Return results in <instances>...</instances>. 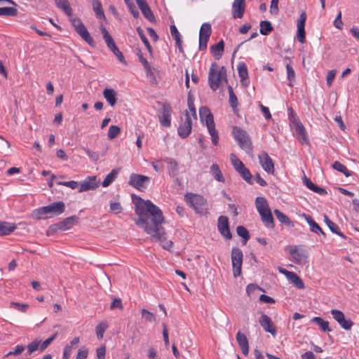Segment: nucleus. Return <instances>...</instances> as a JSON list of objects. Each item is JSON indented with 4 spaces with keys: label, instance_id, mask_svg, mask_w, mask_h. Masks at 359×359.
Here are the masks:
<instances>
[{
    "label": "nucleus",
    "instance_id": "1",
    "mask_svg": "<svg viewBox=\"0 0 359 359\" xmlns=\"http://www.w3.org/2000/svg\"><path fill=\"white\" fill-rule=\"evenodd\" d=\"M133 202L135 205V214L138 218L135 220L137 226L144 229L161 246L169 250L172 242L166 238V233L162 224L164 217L161 210L149 200H144L140 196H135Z\"/></svg>",
    "mask_w": 359,
    "mask_h": 359
},
{
    "label": "nucleus",
    "instance_id": "2",
    "mask_svg": "<svg viewBox=\"0 0 359 359\" xmlns=\"http://www.w3.org/2000/svg\"><path fill=\"white\" fill-rule=\"evenodd\" d=\"M255 205L265 226L273 229L275 226L274 219L266 199L262 196L257 197Z\"/></svg>",
    "mask_w": 359,
    "mask_h": 359
},
{
    "label": "nucleus",
    "instance_id": "3",
    "mask_svg": "<svg viewBox=\"0 0 359 359\" xmlns=\"http://www.w3.org/2000/svg\"><path fill=\"white\" fill-rule=\"evenodd\" d=\"M218 65L216 62H212L208 74V83L210 88L212 90H216L219 88L221 81L226 79V69L225 67H222L218 71Z\"/></svg>",
    "mask_w": 359,
    "mask_h": 359
},
{
    "label": "nucleus",
    "instance_id": "4",
    "mask_svg": "<svg viewBox=\"0 0 359 359\" xmlns=\"http://www.w3.org/2000/svg\"><path fill=\"white\" fill-rule=\"evenodd\" d=\"M232 135L242 149L248 154L252 152V144L250 137L245 130L240 127L234 126L233 127Z\"/></svg>",
    "mask_w": 359,
    "mask_h": 359
},
{
    "label": "nucleus",
    "instance_id": "5",
    "mask_svg": "<svg viewBox=\"0 0 359 359\" xmlns=\"http://www.w3.org/2000/svg\"><path fill=\"white\" fill-rule=\"evenodd\" d=\"M184 200L197 213L203 214L207 210V201L201 195L187 193Z\"/></svg>",
    "mask_w": 359,
    "mask_h": 359
},
{
    "label": "nucleus",
    "instance_id": "6",
    "mask_svg": "<svg viewBox=\"0 0 359 359\" xmlns=\"http://www.w3.org/2000/svg\"><path fill=\"white\" fill-rule=\"evenodd\" d=\"M70 21L77 34L90 46H95L93 38L90 36L87 28L79 18H71Z\"/></svg>",
    "mask_w": 359,
    "mask_h": 359
},
{
    "label": "nucleus",
    "instance_id": "7",
    "mask_svg": "<svg viewBox=\"0 0 359 359\" xmlns=\"http://www.w3.org/2000/svg\"><path fill=\"white\" fill-rule=\"evenodd\" d=\"M103 39L108 47V48L116 56L117 59L123 64H126V59L121 51L116 46L115 41L112 36L109 34L107 29L102 26L100 28Z\"/></svg>",
    "mask_w": 359,
    "mask_h": 359
},
{
    "label": "nucleus",
    "instance_id": "8",
    "mask_svg": "<svg viewBox=\"0 0 359 359\" xmlns=\"http://www.w3.org/2000/svg\"><path fill=\"white\" fill-rule=\"evenodd\" d=\"M231 259L233 267V275L237 278L241 274L243 254L238 248H233L231 250Z\"/></svg>",
    "mask_w": 359,
    "mask_h": 359
},
{
    "label": "nucleus",
    "instance_id": "9",
    "mask_svg": "<svg viewBox=\"0 0 359 359\" xmlns=\"http://www.w3.org/2000/svg\"><path fill=\"white\" fill-rule=\"evenodd\" d=\"M150 178L147 176L133 173L130 176L128 184L139 191H144L147 189Z\"/></svg>",
    "mask_w": 359,
    "mask_h": 359
},
{
    "label": "nucleus",
    "instance_id": "10",
    "mask_svg": "<svg viewBox=\"0 0 359 359\" xmlns=\"http://www.w3.org/2000/svg\"><path fill=\"white\" fill-rule=\"evenodd\" d=\"M217 229L219 233L226 240L232 238L229 228V219L226 216L221 215L217 220Z\"/></svg>",
    "mask_w": 359,
    "mask_h": 359
},
{
    "label": "nucleus",
    "instance_id": "11",
    "mask_svg": "<svg viewBox=\"0 0 359 359\" xmlns=\"http://www.w3.org/2000/svg\"><path fill=\"white\" fill-rule=\"evenodd\" d=\"M259 163L262 168L269 174H274V163L271 158L266 151H262V154L258 156Z\"/></svg>",
    "mask_w": 359,
    "mask_h": 359
},
{
    "label": "nucleus",
    "instance_id": "12",
    "mask_svg": "<svg viewBox=\"0 0 359 359\" xmlns=\"http://www.w3.org/2000/svg\"><path fill=\"white\" fill-rule=\"evenodd\" d=\"M172 108L168 104H163L161 108V115L158 116L161 125L165 128L171 126Z\"/></svg>",
    "mask_w": 359,
    "mask_h": 359
},
{
    "label": "nucleus",
    "instance_id": "13",
    "mask_svg": "<svg viewBox=\"0 0 359 359\" xmlns=\"http://www.w3.org/2000/svg\"><path fill=\"white\" fill-rule=\"evenodd\" d=\"M192 122L191 117L187 111H185V120L183 123H180L177 133L180 137L186 138L191 132Z\"/></svg>",
    "mask_w": 359,
    "mask_h": 359
},
{
    "label": "nucleus",
    "instance_id": "14",
    "mask_svg": "<svg viewBox=\"0 0 359 359\" xmlns=\"http://www.w3.org/2000/svg\"><path fill=\"white\" fill-rule=\"evenodd\" d=\"M43 211L46 212L47 215H59L65 212V205L62 201L52 203L43 207Z\"/></svg>",
    "mask_w": 359,
    "mask_h": 359
},
{
    "label": "nucleus",
    "instance_id": "15",
    "mask_svg": "<svg viewBox=\"0 0 359 359\" xmlns=\"http://www.w3.org/2000/svg\"><path fill=\"white\" fill-rule=\"evenodd\" d=\"M306 20V14L302 12L297 20V36L298 41L304 43L306 41L305 23Z\"/></svg>",
    "mask_w": 359,
    "mask_h": 359
},
{
    "label": "nucleus",
    "instance_id": "16",
    "mask_svg": "<svg viewBox=\"0 0 359 359\" xmlns=\"http://www.w3.org/2000/svg\"><path fill=\"white\" fill-rule=\"evenodd\" d=\"M259 323L265 332L270 333L273 337L276 335L277 330L276 326L273 323L271 318L266 314H262L261 316Z\"/></svg>",
    "mask_w": 359,
    "mask_h": 359
},
{
    "label": "nucleus",
    "instance_id": "17",
    "mask_svg": "<svg viewBox=\"0 0 359 359\" xmlns=\"http://www.w3.org/2000/svg\"><path fill=\"white\" fill-rule=\"evenodd\" d=\"M245 11V0H234L232 4V17L233 19L242 18Z\"/></svg>",
    "mask_w": 359,
    "mask_h": 359
},
{
    "label": "nucleus",
    "instance_id": "18",
    "mask_svg": "<svg viewBox=\"0 0 359 359\" xmlns=\"http://www.w3.org/2000/svg\"><path fill=\"white\" fill-rule=\"evenodd\" d=\"M144 17L150 22L155 20L153 12L145 0H135Z\"/></svg>",
    "mask_w": 359,
    "mask_h": 359
},
{
    "label": "nucleus",
    "instance_id": "19",
    "mask_svg": "<svg viewBox=\"0 0 359 359\" xmlns=\"http://www.w3.org/2000/svg\"><path fill=\"white\" fill-rule=\"evenodd\" d=\"M206 126L211 136V140L212 144L214 145H217L219 142V135L217 130L215 129L213 116H208Z\"/></svg>",
    "mask_w": 359,
    "mask_h": 359
},
{
    "label": "nucleus",
    "instance_id": "20",
    "mask_svg": "<svg viewBox=\"0 0 359 359\" xmlns=\"http://www.w3.org/2000/svg\"><path fill=\"white\" fill-rule=\"evenodd\" d=\"M236 339L241 348L242 353L244 355H248L249 353V343L246 336L241 331H238L236 334Z\"/></svg>",
    "mask_w": 359,
    "mask_h": 359
},
{
    "label": "nucleus",
    "instance_id": "21",
    "mask_svg": "<svg viewBox=\"0 0 359 359\" xmlns=\"http://www.w3.org/2000/svg\"><path fill=\"white\" fill-rule=\"evenodd\" d=\"M290 255L292 257L293 262L298 264L306 261L307 258L306 252L304 250H299L297 246L290 250Z\"/></svg>",
    "mask_w": 359,
    "mask_h": 359
},
{
    "label": "nucleus",
    "instance_id": "22",
    "mask_svg": "<svg viewBox=\"0 0 359 359\" xmlns=\"http://www.w3.org/2000/svg\"><path fill=\"white\" fill-rule=\"evenodd\" d=\"M163 161L168 165V170L169 175L172 177H177L180 172L178 163L175 159L169 157L164 158Z\"/></svg>",
    "mask_w": 359,
    "mask_h": 359
},
{
    "label": "nucleus",
    "instance_id": "23",
    "mask_svg": "<svg viewBox=\"0 0 359 359\" xmlns=\"http://www.w3.org/2000/svg\"><path fill=\"white\" fill-rule=\"evenodd\" d=\"M297 138L302 144H309L307 132L302 123H298V126L295 127Z\"/></svg>",
    "mask_w": 359,
    "mask_h": 359
},
{
    "label": "nucleus",
    "instance_id": "24",
    "mask_svg": "<svg viewBox=\"0 0 359 359\" xmlns=\"http://www.w3.org/2000/svg\"><path fill=\"white\" fill-rule=\"evenodd\" d=\"M117 92L113 88H106L103 90V96L111 107H114L117 102Z\"/></svg>",
    "mask_w": 359,
    "mask_h": 359
},
{
    "label": "nucleus",
    "instance_id": "25",
    "mask_svg": "<svg viewBox=\"0 0 359 359\" xmlns=\"http://www.w3.org/2000/svg\"><path fill=\"white\" fill-rule=\"evenodd\" d=\"M303 182L304 185L310 190L313 191L315 193H317L321 196H325L327 194V191L322 187H318L316 184L312 182V181L307 178L305 175L303 178Z\"/></svg>",
    "mask_w": 359,
    "mask_h": 359
},
{
    "label": "nucleus",
    "instance_id": "26",
    "mask_svg": "<svg viewBox=\"0 0 359 359\" xmlns=\"http://www.w3.org/2000/svg\"><path fill=\"white\" fill-rule=\"evenodd\" d=\"M303 217L305 218L306 222L309 225L311 231L317 234L321 233L324 236H326L318 224L313 220L311 215L304 213Z\"/></svg>",
    "mask_w": 359,
    "mask_h": 359
},
{
    "label": "nucleus",
    "instance_id": "27",
    "mask_svg": "<svg viewBox=\"0 0 359 359\" xmlns=\"http://www.w3.org/2000/svg\"><path fill=\"white\" fill-rule=\"evenodd\" d=\"M80 339L79 337H74L69 344H67L63 350L62 359H69L71 356L72 349L76 348Z\"/></svg>",
    "mask_w": 359,
    "mask_h": 359
},
{
    "label": "nucleus",
    "instance_id": "28",
    "mask_svg": "<svg viewBox=\"0 0 359 359\" xmlns=\"http://www.w3.org/2000/svg\"><path fill=\"white\" fill-rule=\"evenodd\" d=\"M224 41L221 39L217 43L210 46V51L216 60H219L224 53Z\"/></svg>",
    "mask_w": 359,
    "mask_h": 359
},
{
    "label": "nucleus",
    "instance_id": "29",
    "mask_svg": "<svg viewBox=\"0 0 359 359\" xmlns=\"http://www.w3.org/2000/svg\"><path fill=\"white\" fill-rule=\"evenodd\" d=\"M56 6L61 9L67 16L70 18L72 17V8L70 6L69 2L68 0H54Z\"/></svg>",
    "mask_w": 359,
    "mask_h": 359
},
{
    "label": "nucleus",
    "instance_id": "30",
    "mask_svg": "<svg viewBox=\"0 0 359 359\" xmlns=\"http://www.w3.org/2000/svg\"><path fill=\"white\" fill-rule=\"evenodd\" d=\"M170 34L172 36V38L175 40V44L176 46L178 48L180 53H183V48L182 46V39H181V35L180 32H178L176 26L175 25H171L170 27Z\"/></svg>",
    "mask_w": 359,
    "mask_h": 359
},
{
    "label": "nucleus",
    "instance_id": "31",
    "mask_svg": "<svg viewBox=\"0 0 359 359\" xmlns=\"http://www.w3.org/2000/svg\"><path fill=\"white\" fill-rule=\"evenodd\" d=\"M274 214L277 217L278 220L289 227L294 226V222L283 212L278 209L274 210Z\"/></svg>",
    "mask_w": 359,
    "mask_h": 359
},
{
    "label": "nucleus",
    "instance_id": "32",
    "mask_svg": "<svg viewBox=\"0 0 359 359\" xmlns=\"http://www.w3.org/2000/svg\"><path fill=\"white\" fill-rule=\"evenodd\" d=\"M79 220V217L75 215L65 218L62 221L60 222L62 230L65 231L69 229L73 225H74Z\"/></svg>",
    "mask_w": 359,
    "mask_h": 359
},
{
    "label": "nucleus",
    "instance_id": "33",
    "mask_svg": "<svg viewBox=\"0 0 359 359\" xmlns=\"http://www.w3.org/2000/svg\"><path fill=\"white\" fill-rule=\"evenodd\" d=\"M324 221L326 223L327 226L329 227L330 230L334 233L339 236L343 238H346V237L339 231V226L334 222H332L329 217L325 215H324Z\"/></svg>",
    "mask_w": 359,
    "mask_h": 359
},
{
    "label": "nucleus",
    "instance_id": "34",
    "mask_svg": "<svg viewBox=\"0 0 359 359\" xmlns=\"http://www.w3.org/2000/svg\"><path fill=\"white\" fill-rule=\"evenodd\" d=\"M15 229V224L0 221V236L8 235L14 231Z\"/></svg>",
    "mask_w": 359,
    "mask_h": 359
},
{
    "label": "nucleus",
    "instance_id": "35",
    "mask_svg": "<svg viewBox=\"0 0 359 359\" xmlns=\"http://www.w3.org/2000/svg\"><path fill=\"white\" fill-rule=\"evenodd\" d=\"M210 172L213 177L219 182H224L225 179L223 176L219 165L216 163H213L210 167Z\"/></svg>",
    "mask_w": 359,
    "mask_h": 359
},
{
    "label": "nucleus",
    "instance_id": "36",
    "mask_svg": "<svg viewBox=\"0 0 359 359\" xmlns=\"http://www.w3.org/2000/svg\"><path fill=\"white\" fill-rule=\"evenodd\" d=\"M137 55H138L140 62L142 64L144 69L146 70L147 76L154 77V74L152 72V69H151V67L149 62L147 60V59L145 57H143V55L140 50H138Z\"/></svg>",
    "mask_w": 359,
    "mask_h": 359
},
{
    "label": "nucleus",
    "instance_id": "37",
    "mask_svg": "<svg viewBox=\"0 0 359 359\" xmlns=\"http://www.w3.org/2000/svg\"><path fill=\"white\" fill-rule=\"evenodd\" d=\"M287 279L294 285H295L298 289H304L305 287V285H304V283L302 279L294 272H292V273H290V275Z\"/></svg>",
    "mask_w": 359,
    "mask_h": 359
},
{
    "label": "nucleus",
    "instance_id": "38",
    "mask_svg": "<svg viewBox=\"0 0 359 359\" xmlns=\"http://www.w3.org/2000/svg\"><path fill=\"white\" fill-rule=\"evenodd\" d=\"M118 170L113 169L104 178L102 184L104 187L109 186L117 177Z\"/></svg>",
    "mask_w": 359,
    "mask_h": 359
},
{
    "label": "nucleus",
    "instance_id": "39",
    "mask_svg": "<svg viewBox=\"0 0 359 359\" xmlns=\"http://www.w3.org/2000/svg\"><path fill=\"white\" fill-rule=\"evenodd\" d=\"M311 322L317 324L324 332L332 331V330L329 327V323L327 321L324 320L320 317H314L311 319Z\"/></svg>",
    "mask_w": 359,
    "mask_h": 359
},
{
    "label": "nucleus",
    "instance_id": "40",
    "mask_svg": "<svg viewBox=\"0 0 359 359\" xmlns=\"http://www.w3.org/2000/svg\"><path fill=\"white\" fill-rule=\"evenodd\" d=\"M236 172H238L241 177L249 184H253L252 174L250 173L249 169L247 168L245 166H243Z\"/></svg>",
    "mask_w": 359,
    "mask_h": 359
},
{
    "label": "nucleus",
    "instance_id": "41",
    "mask_svg": "<svg viewBox=\"0 0 359 359\" xmlns=\"http://www.w3.org/2000/svg\"><path fill=\"white\" fill-rule=\"evenodd\" d=\"M93 9L95 12L96 17L99 19L104 18V13L102 8V4L100 0H93Z\"/></svg>",
    "mask_w": 359,
    "mask_h": 359
},
{
    "label": "nucleus",
    "instance_id": "42",
    "mask_svg": "<svg viewBox=\"0 0 359 359\" xmlns=\"http://www.w3.org/2000/svg\"><path fill=\"white\" fill-rule=\"evenodd\" d=\"M332 168L340 172H342L346 177L352 175V172L349 171L347 168L339 161H334L332 165Z\"/></svg>",
    "mask_w": 359,
    "mask_h": 359
},
{
    "label": "nucleus",
    "instance_id": "43",
    "mask_svg": "<svg viewBox=\"0 0 359 359\" xmlns=\"http://www.w3.org/2000/svg\"><path fill=\"white\" fill-rule=\"evenodd\" d=\"M273 27L271 23L268 20H262L260 22V29L259 32L262 35H268L272 30Z\"/></svg>",
    "mask_w": 359,
    "mask_h": 359
},
{
    "label": "nucleus",
    "instance_id": "44",
    "mask_svg": "<svg viewBox=\"0 0 359 359\" xmlns=\"http://www.w3.org/2000/svg\"><path fill=\"white\" fill-rule=\"evenodd\" d=\"M41 342V340L36 339L31 343L28 344V345L27 346V351L26 353V355H31L37 350L40 351Z\"/></svg>",
    "mask_w": 359,
    "mask_h": 359
},
{
    "label": "nucleus",
    "instance_id": "45",
    "mask_svg": "<svg viewBox=\"0 0 359 359\" xmlns=\"http://www.w3.org/2000/svg\"><path fill=\"white\" fill-rule=\"evenodd\" d=\"M137 32L138 35L140 36L142 41L146 46L147 50L150 53V55H152V47L150 45L147 36H145L144 31L142 29L141 27H139L137 28Z\"/></svg>",
    "mask_w": 359,
    "mask_h": 359
},
{
    "label": "nucleus",
    "instance_id": "46",
    "mask_svg": "<svg viewBox=\"0 0 359 359\" xmlns=\"http://www.w3.org/2000/svg\"><path fill=\"white\" fill-rule=\"evenodd\" d=\"M108 328V323L105 321L100 323L95 327V332L98 339L103 338L104 333Z\"/></svg>",
    "mask_w": 359,
    "mask_h": 359
},
{
    "label": "nucleus",
    "instance_id": "47",
    "mask_svg": "<svg viewBox=\"0 0 359 359\" xmlns=\"http://www.w3.org/2000/svg\"><path fill=\"white\" fill-rule=\"evenodd\" d=\"M212 34L211 25L209 23H203L200 29L199 37L210 38Z\"/></svg>",
    "mask_w": 359,
    "mask_h": 359
},
{
    "label": "nucleus",
    "instance_id": "48",
    "mask_svg": "<svg viewBox=\"0 0 359 359\" xmlns=\"http://www.w3.org/2000/svg\"><path fill=\"white\" fill-rule=\"evenodd\" d=\"M237 234L243 238V244H245L250 239V233L243 226H238L236 228Z\"/></svg>",
    "mask_w": 359,
    "mask_h": 359
},
{
    "label": "nucleus",
    "instance_id": "49",
    "mask_svg": "<svg viewBox=\"0 0 359 359\" xmlns=\"http://www.w3.org/2000/svg\"><path fill=\"white\" fill-rule=\"evenodd\" d=\"M228 91L229 95V104L235 111L238 104L237 97L233 93V88L231 86H228Z\"/></svg>",
    "mask_w": 359,
    "mask_h": 359
},
{
    "label": "nucleus",
    "instance_id": "50",
    "mask_svg": "<svg viewBox=\"0 0 359 359\" xmlns=\"http://www.w3.org/2000/svg\"><path fill=\"white\" fill-rule=\"evenodd\" d=\"M18 10L13 7L0 8V16H16Z\"/></svg>",
    "mask_w": 359,
    "mask_h": 359
},
{
    "label": "nucleus",
    "instance_id": "51",
    "mask_svg": "<svg viewBox=\"0 0 359 359\" xmlns=\"http://www.w3.org/2000/svg\"><path fill=\"white\" fill-rule=\"evenodd\" d=\"M286 70H287V79L289 81L288 86L290 87H292L293 86L292 82L294 81V79H295V72L290 63L286 65Z\"/></svg>",
    "mask_w": 359,
    "mask_h": 359
},
{
    "label": "nucleus",
    "instance_id": "52",
    "mask_svg": "<svg viewBox=\"0 0 359 359\" xmlns=\"http://www.w3.org/2000/svg\"><path fill=\"white\" fill-rule=\"evenodd\" d=\"M230 160H231L232 165L233 166L234 169L236 171H238L241 168L245 166L243 163L239 158H238L237 156L234 154H230Z\"/></svg>",
    "mask_w": 359,
    "mask_h": 359
},
{
    "label": "nucleus",
    "instance_id": "53",
    "mask_svg": "<svg viewBox=\"0 0 359 359\" xmlns=\"http://www.w3.org/2000/svg\"><path fill=\"white\" fill-rule=\"evenodd\" d=\"M238 73L241 79H246L248 76V72L246 65L243 62H241L238 65Z\"/></svg>",
    "mask_w": 359,
    "mask_h": 359
},
{
    "label": "nucleus",
    "instance_id": "54",
    "mask_svg": "<svg viewBox=\"0 0 359 359\" xmlns=\"http://www.w3.org/2000/svg\"><path fill=\"white\" fill-rule=\"evenodd\" d=\"M57 332H55L44 341H43L42 343L41 342L40 352H43L44 350H46L47 347L57 338Z\"/></svg>",
    "mask_w": 359,
    "mask_h": 359
},
{
    "label": "nucleus",
    "instance_id": "55",
    "mask_svg": "<svg viewBox=\"0 0 359 359\" xmlns=\"http://www.w3.org/2000/svg\"><path fill=\"white\" fill-rule=\"evenodd\" d=\"M25 349V346L23 345H17L13 350L9 351L5 355L6 358H9L12 355H18L21 354Z\"/></svg>",
    "mask_w": 359,
    "mask_h": 359
},
{
    "label": "nucleus",
    "instance_id": "56",
    "mask_svg": "<svg viewBox=\"0 0 359 359\" xmlns=\"http://www.w3.org/2000/svg\"><path fill=\"white\" fill-rule=\"evenodd\" d=\"M121 131V128L118 126H111L108 131V137L110 140L114 139Z\"/></svg>",
    "mask_w": 359,
    "mask_h": 359
},
{
    "label": "nucleus",
    "instance_id": "57",
    "mask_svg": "<svg viewBox=\"0 0 359 359\" xmlns=\"http://www.w3.org/2000/svg\"><path fill=\"white\" fill-rule=\"evenodd\" d=\"M142 317L145 319L146 321L152 323L156 321V316L154 313L149 311L143 309L141 311Z\"/></svg>",
    "mask_w": 359,
    "mask_h": 359
},
{
    "label": "nucleus",
    "instance_id": "58",
    "mask_svg": "<svg viewBox=\"0 0 359 359\" xmlns=\"http://www.w3.org/2000/svg\"><path fill=\"white\" fill-rule=\"evenodd\" d=\"M194 98H193L192 95H191V93H189L188 94V97H187L188 107H189L190 111L192 114V116H194L195 118H196V110L194 107Z\"/></svg>",
    "mask_w": 359,
    "mask_h": 359
},
{
    "label": "nucleus",
    "instance_id": "59",
    "mask_svg": "<svg viewBox=\"0 0 359 359\" xmlns=\"http://www.w3.org/2000/svg\"><path fill=\"white\" fill-rule=\"evenodd\" d=\"M338 323L343 329L346 330H351L353 325V323L350 319L346 320L345 318V316L343 318H341Z\"/></svg>",
    "mask_w": 359,
    "mask_h": 359
},
{
    "label": "nucleus",
    "instance_id": "60",
    "mask_svg": "<svg viewBox=\"0 0 359 359\" xmlns=\"http://www.w3.org/2000/svg\"><path fill=\"white\" fill-rule=\"evenodd\" d=\"M199 115L201 119L205 117V123L207 124V120L209 116H213L210 112V109L207 107H201L199 109Z\"/></svg>",
    "mask_w": 359,
    "mask_h": 359
},
{
    "label": "nucleus",
    "instance_id": "61",
    "mask_svg": "<svg viewBox=\"0 0 359 359\" xmlns=\"http://www.w3.org/2000/svg\"><path fill=\"white\" fill-rule=\"evenodd\" d=\"M11 305L13 308H14L21 312H26L27 309L29 307V305L27 304H20V303L14 302H12L11 303Z\"/></svg>",
    "mask_w": 359,
    "mask_h": 359
},
{
    "label": "nucleus",
    "instance_id": "62",
    "mask_svg": "<svg viewBox=\"0 0 359 359\" xmlns=\"http://www.w3.org/2000/svg\"><path fill=\"white\" fill-rule=\"evenodd\" d=\"M110 210L113 212L114 214L120 213L123 210V208L120 203L118 202H111L109 205Z\"/></svg>",
    "mask_w": 359,
    "mask_h": 359
},
{
    "label": "nucleus",
    "instance_id": "63",
    "mask_svg": "<svg viewBox=\"0 0 359 359\" xmlns=\"http://www.w3.org/2000/svg\"><path fill=\"white\" fill-rule=\"evenodd\" d=\"M337 74V71L335 69L330 70L327 72V76H326V82L327 85L328 86H331L332 84V82L335 78Z\"/></svg>",
    "mask_w": 359,
    "mask_h": 359
},
{
    "label": "nucleus",
    "instance_id": "64",
    "mask_svg": "<svg viewBox=\"0 0 359 359\" xmlns=\"http://www.w3.org/2000/svg\"><path fill=\"white\" fill-rule=\"evenodd\" d=\"M88 355V350L86 347H82L78 350L76 359H86Z\"/></svg>",
    "mask_w": 359,
    "mask_h": 359
}]
</instances>
